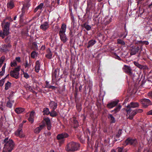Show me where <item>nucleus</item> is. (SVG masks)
<instances>
[{
  "label": "nucleus",
  "mask_w": 152,
  "mask_h": 152,
  "mask_svg": "<svg viewBox=\"0 0 152 152\" xmlns=\"http://www.w3.org/2000/svg\"><path fill=\"white\" fill-rule=\"evenodd\" d=\"M8 19V18H6L5 19H4L1 24L2 31H0V37H1L2 39H4L6 36L10 34V22L12 21L13 20L10 18V21H6V19Z\"/></svg>",
  "instance_id": "1"
},
{
  "label": "nucleus",
  "mask_w": 152,
  "mask_h": 152,
  "mask_svg": "<svg viewBox=\"0 0 152 152\" xmlns=\"http://www.w3.org/2000/svg\"><path fill=\"white\" fill-rule=\"evenodd\" d=\"M2 143L4 144L2 152H11L13 149L15 143L12 139L7 137L4 140Z\"/></svg>",
  "instance_id": "2"
},
{
  "label": "nucleus",
  "mask_w": 152,
  "mask_h": 152,
  "mask_svg": "<svg viewBox=\"0 0 152 152\" xmlns=\"http://www.w3.org/2000/svg\"><path fill=\"white\" fill-rule=\"evenodd\" d=\"M43 121L42 122V124L34 129V132L35 133H39L45 126L46 124L47 125V128L48 130H50L51 129L52 126L50 118L48 117L44 118Z\"/></svg>",
  "instance_id": "3"
},
{
  "label": "nucleus",
  "mask_w": 152,
  "mask_h": 152,
  "mask_svg": "<svg viewBox=\"0 0 152 152\" xmlns=\"http://www.w3.org/2000/svg\"><path fill=\"white\" fill-rule=\"evenodd\" d=\"M80 144L74 142H71L68 143L65 147V150L68 152H73L79 150Z\"/></svg>",
  "instance_id": "4"
},
{
  "label": "nucleus",
  "mask_w": 152,
  "mask_h": 152,
  "mask_svg": "<svg viewBox=\"0 0 152 152\" xmlns=\"http://www.w3.org/2000/svg\"><path fill=\"white\" fill-rule=\"evenodd\" d=\"M20 69V66H18L12 70H11L10 72V76L16 79L19 77V71Z\"/></svg>",
  "instance_id": "5"
},
{
  "label": "nucleus",
  "mask_w": 152,
  "mask_h": 152,
  "mask_svg": "<svg viewBox=\"0 0 152 152\" xmlns=\"http://www.w3.org/2000/svg\"><path fill=\"white\" fill-rule=\"evenodd\" d=\"M69 134L66 132H63L58 134L56 136V139L60 141V142L63 143L65 140V139L69 137Z\"/></svg>",
  "instance_id": "6"
},
{
  "label": "nucleus",
  "mask_w": 152,
  "mask_h": 152,
  "mask_svg": "<svg viewBox=\"0 0 152 152\" xmlns=\"http://www.w3.org/2000/svg\"><path fill=\"white\" fill-rule=\"evenodd\" d=\"M133 45L132 46L130 50V55L131 56L135 55L139 51H142L141 50L140 47L139 45Z\"/></svg>",
  "instance_id": "7"
},
{
  "label": "nucleus",
  "mask_w": 152,
  "mask_h": 152,
  "mask_svg": "<svg viewBox=\"0 0 152 152\" xmlns=\"http://www.w3.org/2000/svg\"><path fill=\"white\" fill-rule=\"evenodd\" d=\"M96 0H87V8L86 11H89L93 9L96 4Z\"/></svg>",
  "instance_id": "8"
},
{
  "label": "nucleus",
  "mask_w": 152,
  "mask_h": 152,
  "mask_svg": "<svg viewBox=\"0 0 152 152\" xmlns=\"http://www.w3.org/2000/svg\"><path fill=\"white\" fill-rule=\"evenodd\" d=\"M137 143V139H133L129 137L125 140V144L126 145H130L135 146L136 145Z\"/></svg>",
  "instance_id": "9"
},
{
  "label": "nucleus",
  "mask_w": 152,
  "mask_h": 152,
  "mask_svg": "<svg viewBox=\"0 0 152 152\" xmlns=\"http://www.w3.org/2000/svg\"><path fill=\"white\" fill-rule=\"evenodd\" d=\"M126 111L127 114L129 115L128 118L130 120H132L134 116L137 114L136 110H132L131 109H127Z\"/></svg>",
  "instance_id": "10"
},
{
  "label": "nucleus",
  "mask_w": 152,
  "mask_h": 152,
  "mask_svg": "<svg viewBox=\"0 0 152 152\" xmlns=\"http://www.w3.org/2000/svg\"><path fill=\"white\" fill-rule=\"evenodd\" d=\"M12 97L11 95H10L8 97H7V99L8 100L7 101L6 104V106L7 107H8L10 109H11L12 107V104H13L15 101L14 100H12Z\"/></svg>",
  "instance_id": "11"
},
{
  "label": "nucleus",
  "mask_w": 152,
  "mask_h": 152,
  "mask_svg": "<svg viewBox=\"0 0 152 152\" xmlns=\"http://www.w3.org/2000/svg\"><path fill=\"white\" fill-rule=\"evenodd\" d=\"M140 101L143 106L145 108H146L149 105H151L152 104V102L148 99H142Z\"/></svg>",
  "instance_id": "12"
},
{
  "label": "nucleus",
  "mask_w": 152,
  "mask_h": 152,
  "mask_svg": "<svg viewBox=\"0 0 152 152\" xmlns=\"http://www.w3.org/2000/svg\"><path fill=\"white\" fill-rule=\"evenodd\" d=\"M123 70L125 73L127 74L128 75H129L130 74H132V72L134 71L132 70L130 66L126 65H124L123 68Z\"/></svg>",
  "instance_id": "13"
},
{
  "label": "nucleus",
  "mask_w": 152,
  "mask_h": 152,
  "mask_svg": "<svg viewBox=\"0 0 152 152\" xmlns=\"http://www.w3.org/2000/svg\"><path fill=\"white\" fill-rule=\"evenodd\" d=\"M135 45H139L140 47L141 50H142V46L143 45H148L149 44V42L147 41H137L135 42Z\"/></svg>",
  "instance_id": "14"
},
{
  "label": "nucleus",
  "mask_w": 152,
  "mask_h": 152,
  "mask_svg": "<svg viewBox=\"0 0 152 152\" xmlns=\"http://www.w3.org/2000/svg\"><path fill=\"white\" fill-rule=\"evenodd\" d=\"M12 47L10 44L7 45H2L0 48V50L3 52H7L10 51L9 48Z\"/></svg>",
  "instance_id": "15"
},
{
  "label": "nucleus",
  "mask_w": 152,
  "mask_h": 152,
  "mask_svg": "<svg viewBox=\"0 0 152 152\" xmlns=\"http://www.w3.org/2000/svg\"><path fill=\"white\" fill-rule=\"evenodd\" d=\"M139 103L137 102H132L126 106L127 109H131V108H135L139 107Z\"/></svg>",
  "instance_id": "16"
},
{
  "label": "nucleus",
  "mask_w": 152,
  "mask_h": 152,
  "mask_svg": "<svg viewBox=\"0 0 152 152\" xmlns=\"http://www.w3.org/2000/svg\"><path fill=\"white\" fill-rule=\"evenodd\" d=\"M49 27L48 22H45L42 24L40 26V28L43 31L46 30Z\"/></svg>",
  "instance_id": "17"
},
{
  "label": "nucleus",
  "mask_w": 152,
  "mask_h": 152,
  "mask_svg": "<svg viewBox=\"0 0 152 152\" xmlns=\"http://www.w3.org/2000/svg\"><path fill=\"white\" fill-rule=\"evenodd\" d=\"M129 76L132 78L134 81H136L139 77L138 73L134 70L132 72V74H131Z\"/></svg>",
  "instance_id": "18"
},
{
  "label": "nucleus",
  "mask_w": 152,
  "mask_h": 152,
  "mask_svg": "<svg viewBox=\"0 0 152 152\" xmlns=\"http://www.w3.org/2000/svg\"><path fill=\"white\" fill-rule=\"evenodd\" d=\"M61 40L64 43H66L68 40L65 33L59 34Z\"/></svg>",
  "instance_id": "19"
},
{
  "label": "nucleus",
  "mask_w": 152,
  "mask_h": 152,
  "mask_svg": "<svg viewBox=\"0 0 152 152\" xmlns=\"http://www.w3.org/2000/svg\"><path fill=\"white\" fill-rule=\"evenodd\" d=\"M119 101H115L109 103L107 105V107L109 108H112L117 105Z\"/></svg>",
  "instance_id": "20"
},
{
  "label": "nucleus",
  "mask_w": 152,
  "mask_h": 152,
  "mask_svg": "<svg viewBox=\"0 0 152 152\" xmlns=\"http://www.w3.org/2000/svg\"><path fill=\"white\" fill-rule=\"evenodd\" d=\"M49 104L50 107L53 110H55L58 106L57 103L53 101H50Z\"/></svg>",
  "instance_id": "21"
},
{
  "label": "nucleus",
  "mask_w": 152,
  "mask_h": 152,
  "mask_svg": "<svg viewBox=\"0 0 152 152\" xmlns=\"http://www.w3.org/2000/svg\"><path fill=\"white\" fill-rule=\"evenodd\" d=\"M66 28V25L65 23H63L62 24L61 28L59 31V34L65 33Z\"/></svg>",
  "instance_id": "22"
},
{
  "label": "nucleus",
  "mask_w": 152,
  "mask_h": 152,
  "mask_svg": "<svg viewBox=\"0 0 152 152\" xmlns=\"http://www.w3.org/2000/svg\"><path fill=\"white\" fill-rule=\"evenodd\" d=\"M47 54L45 55V57L49 59H51L52 58L53 55L52 53L49 48L47 50Z\"/></svg>",
  "instance_id": "23"
},
{
  "label": "nucleus",
  "mask_w": 152,
  "mask_h": 152,
  "mask_svg": "<svg viewBox=\"0 0 152 152\" xmlns=\"http://www.w3.org/2000/svg\"><path fill=\"white\" fill-rule=\"evenodd\" d=\"M40 64L39 62V61L37 60L36 62V65L35 66V71L38 73L39 72V71L40 69Z\"/></svg>",
  "instance_id": "24"
},
{
  "label": "nucleus",
  "mask_w": 152,
  "mask_h": 152,
  "mask_svg": "<svg viewBox=\"0 0 152 152\" xmlns=\"http://www.w3.org/2000/svg\"><path fill=\"white\" fill-rule=\"evenodd\" d=\"M7 7L10 9H12L14 7V1L13 0H10L7 4Z\"/></svg>",
  "instance_id": "25"
},
{
  "label": "nucleus",
  "mask_w": 152,
  "mask_h": 152,
  "mask_svg": "<svg viewBox=\"0 0 152 152\" xmlns=\"http://www.w3.org/2000/svg\"><path fill=\"white\" fill-rule=\"evenodd\" d=\"M96 43V41L94 39H91L89 40L88 42L87 48H89L92 47Z\"/></svg>",
  "instance_id": "26"
},
{
  "label": "nucleus",
  "mask_w": 152,
  "mask_h": 152,
  "mask_svg": "<svg viewBox=\"0 0 152 152\" xmlns=\"http://www.w3.org/2000/svg\"><path fill=\"white\" fill-rule=\"evenodd\" d=\"M81 26L83 28H85L87 31L90 30L91 28V27L86 22L83 24L81 25Z\"/></svg>",
  "instance_id": "27"
},
{
  "label": "nucleus",
  "mask_w": 152,
  "mask_h": 152,
  "mask_svg": "<svg viewBox=\"0 0 152 152\" xmlns=\"http://www.w3.org/2000/svg\"><path fill=\"white\" fill-rule=\"evenodd\" d=\"M108 118L110 120L111 124L115 123V120L112 114H109L108 115Z\"/></svg>",
  "instance_id": "28"
},
{
  "label": "nucleus",
  "mask_w": 152,
  "mask_h": 152,
  "mask_svg": "<svg viewBox=\"0 0 152 152\" xmlns=\"http://www.w3.org/2000/svg\"><path fill=\"white\" fill-rule=\"evenodd\" d=\"M25 109L21 107H17L15 109V113L19 114L23 113L25 111Z\"/></svg>",
  "instance_id": "29"
},
{
  "label": "nucleus",
  "mask_w": 152,
  "mask_h": 152,
  "mask_svg": "<svg viewBox=\"0 0 152 152\" xmlns=\"http://www.w3.org/2000/svg\"><path fill=\"white\" fill-rule=\"evenodd\" d=\"M44 6V4L43 3H41L39 5L35 8L34 10V12L36 13L38 10H41L43 8Z\"/></svg>",
  "instance_id": "30"
},
{
  "label": "nucleus",
  "mask_w": 152,
  "mask_h": 152,
  "mask_svg": "<svg viewBox=\"0 0 152 152\" xmlns=\"http://www.w3.org/2000/svg\"><path fill=\"white\" fill-rule=\"evenodd\" d=\"M72 122L73 124V127L74 128L76 129L79 126V123L75 118H74L72 120Z\"/></svg>",
  "instance_id": "31"
},
{
  "label": "nucleus",
  "mask_w": 152,
  "mask_h": 152,
  "mask_svg": "<svg viewBox=\"0 0 152 152\" xmlns=\"http://www.w3.org/2000/svg\"><path fill=\"white\" fill-rule=\"evenodd\" d=\"M134 65L140 69H145L144 66L140 64H139L138 62L137 61H134Z\"/></svg>",
  "instance_id": "32"
},
{
  "label": "nucleus",
  "mask_w": 152,
  "mask_h": 152,
  "mask_svg": "<svg viewBox=\"0 0 152 152\" xmlns=\"http://www.w3.org/2000/svg\"><path fill=\"white\" fill-rule=\"evenodd\" d=\"M22 132V130L18 129L15 132V134L16 136L22 137H23V136L22 135H21L20 134Z\"/></svg>",
  "instance_id": "33"
},
{
  "label": "nucleus",
  "mask_w": 152,
  "mask_h": 152,
  "mask_svg": "<svg viewBox=\"0 0 152 152\" xmlns=\"http://www.w3.org/2000/svg\"><path fill=\"white\" fill-rule=\"evenodd\" d=\"M128 31H126L124 32L123 33H121L119 35V37H123V39H124L127 35Z\"/></svg>",
  "instance_id": "34"
},
{
  "label": "nucleus",
  "mask_w": 152,
  "mask_h": 152,
  "mask_svg": "<svg viewBox=\"0 0 152 152\" xmlns=\"http://www.w3.org/2000/svg\"><path fill=\"white\" fill-rule=\"evenodd\" d=\"M23 65L25 68H27L28 69L30 68L31 66V64L30 63H28V61L27 60H25V63L23 64ZM28 69L26 70V71H27Z\"/></svg>",
  "instance_id": "35"
},
{
  "label": "nucleus",
  "mask_w": 152,
  "mask_h": 152,
  "mask_svg": "<svg viewBox=\"0 0 152 152\" xmlns=\"http://www.w3.org/2000/svg\"><path fill=\"white\" fill-rule=\"evenodd\" d=\"M7 37L4 39L5 42L7 44H10V40L11 38V36L8 35L6 36Z\"/></svg>",
  "instance_id": "36"
},
{
  "label": "nucleus",
  "mask_w": 152,
  "mask_h": 152,
  "mask_svg": "<svg viewBox=\"0 0 152 152\" xmlns=\"http://www.w3.org/2000/svg\"><path fill=\"white\" fill-rule=\"evenodd\" d=\"M43 113V114L44 115H48L49 114H50V112L49 111V109L48 108L46 107L44 109Z\"/></svg>",
  "instance_id": "37"
},
{
  "label": "nucleus",
  "mask_w": 152,
  "mask_h": 152,
  "mask_svg": "<svg viewBox=\"0 0 152 152\" xmlns=\"http://www.w3.org/2000/svg\"><path fill=\"white\" fill-rule=\"evenodd\" d=\"M30 6V4L28 3L25 4L23 5V6L22 9L23 10L25 11L27 10L28 9V7Z\"/></svg>",
  "instance_id": "38"
},
{
  "label": "nucleus",
  "mask_w": 152,
  "mask_h": 152,
  "mask_svg": "<svg viewBox=\"0 0 152 152\" xmlns=\"http://www.w3.org/2000/svg\"><path fill=\"white\" fill-rule=\"evenodd\" d=\"M117 149V152H127V150L124 149L123 147H118Z\"/></svg>",
  "instance_id": "39"
},
{
  "label": "nucleus",
  "mask_w": 152,
  "mask_h": 152,
  "mask_svg": "<svg viewBox=\"0 0 152 152\" xmlns=\"http://www.w3.org/2000/svg\"><path fill=\"white\" fill-rule=\"evenodd\" d=\"M50 115L52 117H56L57 115V113L55 111L53 110L50 113Z\"/></svg>",
  "instance_id": "40"
},
{
  "label": "nucleus",
  "mask_w": 152,
  "mask_h": 152,
  "mask_svg": "<svg viewBox=\"0 0 152 152\" xmlns=\"http://www.w3.org/2000/svg\"><path fill=\"white\" fill-rule=\"evenodd\" d=\"M11 83L9 81H8L5 84V89L7 90L11 87Z\"/></svg>",
  "instance_id": "41"
},
{
  "label": "nucleus",
  "mask_w": 152,
  "mask_h": 152,
  "mask_svg": "<svg viewBox=\"0 0 152 152\" xmlns=\"http://www.w3.org/2000/svg\"><path fill=\"white\" fill-rule=\"evenodd\" d=\"M5 59V57L4 56H3L0 58V67L2 66Z\"/></svg>",
  "instance_id": "42"
},
{
  "label": "nucleus",
  "mask_w": 152,
  "mask_h": 152,
  "mask_svg": "<svg viewBox=\"0 0 152 152\" xmlns=\"http://www.w3.org/2000/svg\"><path fill=\"white\" fill-rule=\"evenodd\" d=\"M121 108V106L120 105L118 106L116 108H115L113 110L111 111V112L115 111V113H116L117 112L119 111Z\"/></svg>",
  "instance_id": "43"
},
{
  "label": "nucleus",
  "mask_w": 152,
  "mask_h": 152,
  "mask_svg": "<svg viewBox=\"0 0 152 152\" xmlns=\"http://www.w3.org/2000/svg\"><path fill=\"white\" fill-rule=\"evenodd\" d=\"M117 43L119 44H121L122 45H124L125 44V42L123 40L120 39H117Z\"/></svg>",
  "instance_id": "44"
},
{
  "label": "nucleus",
  "mask_w": 152,
  "mask_h": 152,
  "mask_svg": "<svg viewBox=\"0 0 152 152\" xmlns=\"http://www.w3.org/2000/svg\"><path fill=\"white\" fill-rule=\"evenodd\" d=\"M25 11L22 9V12L21 14L20 15V20H22L23 19L24 15H25Z\"/></svg>",
  "instance_id": "45"
},
{
  "label": "nucleus",
  "mask_w": 152,
  "mask_h": 152,
  "mask_svg": "<svg viewBox=\"0 0 152 152\" xmlns=\"http://www.w3.org/2000/svg\"><path fill=\"white\" fill-rule=\"evenodd\" d=\"M142 51H140L138 55V57L142 56V57H145V55H146V53L145 52H142Z\"/></svg>",
  "instance_id": "46"
},
{
  "label": "nucleus",
  "mask_w": 152,
  "mask_h": 152,
  "mask_svg": "<svg viewBox=\"0 0 152 152\" xmlns=\"http://www.w3.org/2000/svg\"><path fill=\"white\" fill-rule=\"evenodd\" d=\"M10 65L11 67L15 66L17 65V63L15 60H14L11 62L10 63Z\"/></svg>",
  "instance_id": "47"
},
{
  "label": "nucleus",
  "mask_w": 152,
  "mask_h": 152,
  "mask_svg": "<svg viewBox=\"0 0 152 152\" xmlns=\"http://www.w3.org/2000/svg\"><path fill=\"white\" fill-rule=\"evenodd\" d=\"M23 74L24 75V77L26 79L29 78L30 76L26 72H25L23 70Z\"/></svg>",
  "instance_id": "48"
},
{
  "label": "nucleus",
  "mask_w": 152,
  "mask_h": 152,
  "mask_svg": "<svg viewBox=\"0 0 152 152\" xmlns=\"http://www.w3.org/2000/svg\"><path fill=\"white\" fill-rule=\"evenodd\" d=\"M122 130L119 129L118 132V133L116 134V138L120 137L122 134Z\"/></svg>",
  "instance_id": "49"
},
{
  "label": "nucleus",
  "mask_w": 152,
  "mask_h": 152,
  "mask_svg": "<svg viewBox=\"0 0 152 152\" xmlns=\"http://www.w3.org/2000/svg\"><path fill=\"white\" fill-rule=\"evenodd\" d=\"M37 56V53L36 52L34 51H32L31 53V57L33 58H34Z\"/></svg>",
  "instance_id": "50"
},
{
  "label": "nucleus",
  "mask_w": 152,
  "mask_h": 152,
  "mask_svg": "<svg viewBox=\"0 0 152 152\" xmlns=\"http://www.w3.org/2000/svg\"><path fill=\"white\" fill-rule=\"evenodd\" d=\"M32 45L34 49H37L38 46L36 42H34L32 44Z\"/></svg>",
  "instance_id": "51"
},
{
  "label": "nucleus",
  "mask_w": 152,
  "mask_h": 152,
  "mask_svg": "<svg viewBox=\"0 0 152 152\" xmlns=\"http://www.w3.org/2000/svg\"><path fill=\"white\" fill-rule=\"evenodd\" d=\"M137 1V5H140L142 4V3L144 0H135Z\"/></svg>",
  "instance_id": "52"
},
{
  "label": "nucleus",
  "mask_w": 152,
  "mask_h": 152,
  "mask_svg": "<svg viewBox=\"0 0 152 152\" xmlns=\"http://www.w3.org/2000/svg\"><path fill=\"white\" fill-rule=\"evenodd\" d=\"M28 120L31 123H33L34 121V118L32 117H29L28 118Z\"/></svg>",
  "instance_id": "53"
},
{
  "label": "nucleus",
  "mask_w": 152,
  "mask_h": 152,
  "mask_svg": "<svg viewBox=\"0 0 152 152\" xmlns=\"http://www.w3.org/2000/svg\"><path fill=\"white\" fill-rule=\"evenodd\" d=\"M5 79H2L0 80V86H2L4 83Z\"/></svg>",
  "instance_id": "54"
},
{
  "label": "nucleus",
  "mask_w": 152,
  "mask_h": 152,
  "mask_svg": "<svg viewBox=\"0 0 152 152\" xmlns=\"http://www.w3.org/2000/svg\"><path fill=\"white\" fill-rule=\"evenodd\" d=\"M46 87H47V88L52 89L53 90L55 89L56 88V87L55 86L51 85H50V86H46Z\"/></svg>",
  "instance_id": "55"
},
{
  "label": "nucleus",
  "mask_w": 152,
  "mask_h": 152,
  "mask_svg": "<svg viewBox=\"0 0 152 152\" xmlns=\"http://www.w3.org/2000/svg\"><path fill=\"white\" fill-rule=\"evenodd\" d=\"M34 111H31L30 113L29 116L33 118H34Z\"/></svg>",
  "instance_id": "56"
},
{
  "label": "nucleus",
  "mask_w": 152,
  "mask_h": 152,
  "mask_svg": "<svg viewBox=\"0 0 152 152\" xmlns=\"http://www.w3.org/2000/svg\"><path fill=\"white\" fill-rule=\"evenodd\" d=\"M74 38L73 37H70L69 39V43L70 44L72 43L73 41Z\"/></svg>",
  "instance_id": "57"
},
{
  "label": "nucleus",
  "mask_w": 152,
  "mask_h": 152,
  "mask_svg": "<svg viewBox=\"0 0 152 152\" xmlns=\"http://www.w3.org/2000/svg\"><path fill=\"white\" fill-rule=\"evenodd\" d=\"M69 35L70 37H73L74 35L73 32L71 30L70 31L69 33Z\"/></svg>",
  "instance_id": "58"
},
{
  "label": "nucleus",
  "mask_w": 152,
  "mask_h": 152,
  "mask_svg": "<svg viewBox=\"0 0 152 152\" xmlns=\"http://www.w3.org/2000/svg\"><path fill=\"white\" fill-rule=\"evenodd\" d=\"M78 138L81 142L83 143L84 142V140L83 139H82L81 136L78 137Z\"/></svg>",
  "instance_id": "59"
},
{
  "label": "nucleus",
  "mask_w": 152,
  "mask_h": 152,
  "mask_svg": "<svg viewBox=\"0 0 152 152\" xmlns=\"http://www.w3.org/2000/svg\"><path fill=\"white\" fill-rule=\"evenodd\" d=\"M16 61H17L18 62H20L21 61L20 58V57H17L15 58Z\"/></svg>",
  "instance_id": "60"
},
{
  "label": "nucleus",
  "mask_w": 152,
  "mask_h": 152,
  "mask_svg": "<svg viewBox=\"0 0 152 152\" xmlns=\"http://www.w3.org/2000/svg\"><path fill=\"white\" fill-rule=\"evenodd\" d=\"M76 107L77 109V110L79 111H80L81 110V106L80 105H77Z\"/></svg>",
  "instance_id": "61"
},
{
  "label": "nucleus",
  "mask_w": 152,
  "mask_h": 152,
  "mask_svg": "<svg viewBox=\"0 0 152 152\" xmlns=\"http://www.w3.org/2000/svg\"><path fill=\"white\" fill-rule=\"evenodd\" d=\"M136 111H137V113H141L143 112V110L141 109H138L137 110H136Z\"/></svg>",
  "instance_id": "62"
},
{
  "label": "nucleus",
  "mask_w": 152,
  "mask_h": 152,
  "mask_svg": "<svg viewBox=\"0 0 152 152\" xmlns=\"http://www.w3.org/2000/svg\"><path fill=\"white\" fill-rule=\"evenodd\" d=\"M148 95L152 99V91H151L148 93Z\"/></svg>",
  "instance_id": "63"
},
{
  "label": "nucleus",
  "mask_w": 152,
  "mask_h": 152,
  "mask_svg": "<svg viewBox=\"0 0 152 152\" xmlns=\"http://www.w3.org/2000/svg\"><path fill=\"white\" fill-rule=\"evenodd\" d=\"M99 152H105V151L103 147H102Z\"/></svg>",
  "instance_id": "64"
}]
</instances>
